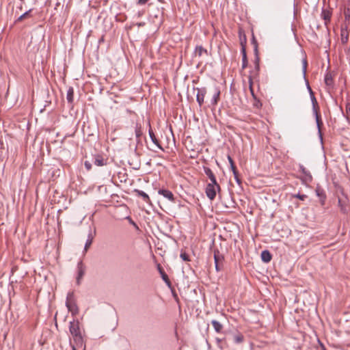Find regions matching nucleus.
<instances>
[{
    "mask_svg": "<svg viewBox=\"0 0 350 350\" xmlns=\"http://www.w3.org/2000/svg\"><path fill=\"white\" fill-rule=\"evenodd\" d=\"M127 218L129 219L130 223L133 226H134L136 228H138V226H137V224L129 217H128Z\"/></svg>",
    "mask_w": 350,
    "mask_h": 350,
    "instance_id": "obj_41",
    "label": "nucleus"
},
{
    "mask_svg": "<svg viewBox=\"0 0 350 350\" xmlns=\"http://www.w3.org/2000/svg\"><path fill=\"white\" fill-rule=\"evenodd\" d=\"M340 192L342 196V198L338 197V204L340 207V211L346 214L347 213V204L349 202V198L347 195L345 193L344 189L342 188L340 189Z\"/></svg>",
    "mask_w": 350,
    "mask_h": 350,
    "instance_id": "obj_3",
    "label": "nucleus"
},
{
    "mask_svg": "<svg viewBox=\"0 0 350 350\" xmlns=\"http://www.w3.org/2000/svg\"><path fill=\"white\" fill-rule=\"evenodd\" d=\"M317 196L319 198L321 206H324L327 198L325 190L320 186L317 185L315 189Z\"/></svg>",
    "mask_w": 350,
    "mask_h": 350,
    "instance_id": "obj_9",
    "label": "nucleus"
},
{
    "mask_svg": "<svg viewBox=\"0 0 350 350\" xmlns=\"http://www.w3.org/2000/svg\"><path fill=\"white\" fill-rule=\"evenodd\" d=\"M216 340H217V342H221V340L219 339V338H217Z\"/></svg>",
    "mask_w": 350,
    "mask_h": 350,
    "instance_id": "obj_45",
    "label": "nucleus"
},
{
    "mask_svg": "<svg viewBox=\"0 0 350 350\" xmlns=\"http://www.w3.org/2000/svg\"><path fill=\"white\" fill-rule=\"evenodd\" d=\"M158 193L159 195L163 196L164 198H165L166 199H167L169 201H170L172 202H174V201H175L174 194L172 193V191H170L168 189H161L158 191Z\"/></svg>",
    "mask_w": 350,
    "mask_h": 350,
    "instance_id": "obj_13",
    "label": "nucleus"
},
{
    "mask_svg": "<svg viewBox=\"0 0 350 350\" xmlns=\"http://www.w3.org/2000/svg\"><path fill=\"white\" fill-rule=\"evenodd\" d=\"M93 241V234L92 229L90 228L89 233L88 234V238L84 246V251L85 252L88 250V249L90 247V246L92 245Z\"/></svg>",
    "mask_w": 350,
    "mask_h": 350,
    "instance_id": "obj_20",
    "label": "nucleus"
},
{
    "mask_svg": "<svg viewBox=\"0 0 350 350\" xmlns=\"http://www.w3.org/2000/svg\"><path fill=\"white\" fill-rule=\"evenodd\" d=\"M214 260L216 271H221L223 267L224 257L219 251H214Z\"/></svg>",
    "mask_w": 350,
    "mask_h": 350,
    "instance_id": "obj_5",
    "label": "nucleus"
},
{
    "mask_svg": "<svg viewBox=\"0 0 350 350\" xmlns=\"http://www.w3.org/2000/svg\"><path fill=\"white\" fill-rule=\"evenodd\" d=\"M293 197L298 198L300 200H304L307 198V196L304 195V194L297 193V194L293 195Z\"/></svg>",
    "mask_w": 350,
    "mask_h": 350,
    "instance_id": "obj_37",
    "label": "nucleus"
},
{
    "mask_svg": "<svg viewBox=\"0 0 350 350\" xmlns=\"http://www.w3.org/2000/svg\"><path fill=\"white\" fill-rule=\"evenodd\" d=\"M254 54H255V63L256 64V66L258 67V62H259V57H258V44L256 41L254 40Z\"/></svg>",
    "mask_w": 350,
    "mask_h": 350,
    "instance_id": "obj_28",
    "label": "nucleus"
},
{
    "mask_svg": "<svg viewBox=\"0 0 350 350\" xmlns=\"http://www.w3.org/2000/svg\"><path fill=\"white\" fill-rule=\"evenodd\" d=\"M232 340L234 343L239 344L241 342V336L240 335L233 336Z\"/></svg>",
    "mask_w": 350,
    "mask_h": 350,
    "instance_id": "obj_36",
    "label": "nucleus"
},
{
    "mask_svg": "<svg viewBox=\"0 0 350 350\" xmlns=\"http://www.w3.org/2000/svg\"><path fill=\"white\" fill-rule=\"evenodd\" d=\"M86 267L83 264L82 260H79L77 265V276L76 283L77 285H80L83 278L85 273Z\"/></svg>",
    "mask_w": 350,
    "mask_h": 350,
    "instance_id": "obj_4",
    "label": "nucleus"
},
{
    "mask_svg": "<svg viewBox=\"0 0 350 350\" xmlns=\"http://www.w3.org/2000/svg\"><path fill=\"white\" fill-rule=\"evenodd\" d=\"M261 259L264 262H269L272 259V255L269 250H263L261 252Z\"/></svg>",
    "mask_w": 350,
    "mask_h": 350,
    "instance_id": "obj_19",
    "label": "nucleus"
},
{
    "mask_svg": "<svg viewBox=\"0 0 350 350\" xmlns=\"http://www.w3.org/2000/svg\"><path fill=\"white\" fill-rule=\"evenodd\" d=\"M101 41H103V38H101L99 41V42H100Z\"/></svg>",
    "mask_w": 350,
    "mask_h": 350,
    "instance_id": "obj_47",
    "label": "nucleus"
},
{
    "mask_svg": "<svg viewBox=\"0 0 350 350\" xmlns=\"http://www.w3.org/2000/svg\"><path fill=\"white\" fill-rule=\"evenodd\" d=\"M158 269L161 274L162 280L165 282V283L167 284L168 287H171V282L167 275L165 273V271L163 270V269L160 267L159 265H158Z\"/></svg>",
    "mask_w": 350,
    "mask_h": 350,
    "instance_id": "obj_18",
    "label": "nucleus"
},
{
    "mask_svg": "<svg viewBox=\"0 0 350 350\" xmlns=\"http://www.w3.org/2000/svg\"><path fill=\"white\" fill-rule=\"evenodd\" d=\"M220 187H215L213 185H206L205 193L206 196L211 200H213L216 196L217 191H219Z\"/></svg>",
    "mask_w": 350,
    "mask_h": 350,
    "instance_id": "obj_10",
    "label": "nucleus"
},
{
    "mask_svg": "<svg viewBox=\"0 0 350 350\" xmlns=\"http://www.w3.org/2000/svg\"><path fill=\"white\" fill-rule=\"evenodd\" d=\"M237 34L239 38L241 39V27H238Z\"/></svg>",
    "mask_w": 350,
    "mask_h": 350,
    "instance_id": "obj_43",
    "label": "nucleus"
},
{
    "mask_svg": "<svg viewBox=\"0 0 350 350\" xmlns=\"http://www.w3.org/2000/svg\"><path fill=\"white\" fill-rule=\"evenodd\" d=\"M307 66H308V62H307L306 57H305L302 60V70H303V75H304V79H306Z\"/></svg>",
    "mask_w": 350,
    "mask_h": 350,
    "instance_id": "obj_30",
    "label": "nucleus"
},
{
    "mask_svg": "<svg viewBox=\"0 0 350 350\" xmlns=\"http://www.w3.org/2000/svg\"><path fill=\"white\" fill-rule=\"evenodd\" d=\"M323 350H325V349L324 347H323Z\"/></svg>",
    "mask_w": 350,
    "mask_h": 350,
    "instance_id": "obj_49",
    "label": "nucleus"
},
{
    "mask_svg": "<svg viewBox=\"0 0 350 350\" xmlns=\"http://www.w3.org/2000/svg\"><path fill=\"white\" fill-rule=\"evenodd\" d=\"M31 12V9H29L27 11H25L23 14H21L16 20V21H21L25 18L29 16V13Z\"/></svg>",
    "mask_w": 350,
    "mask_h": 350,
    "instance_id": "obj_32",
    "label": "nucleus"
},
{
    "mask_svg": "<svg viewBox=\"0 0 350 350\" xmlns=\"http://www.w3.org/2000/svg\"><path fill=\"white\" fill-rule=\"evenodd\" d=\"M93 163L96 166H104L107 163V159H105L100 154H96L94 157Z\"/></svg>",
    "mask_w": 350,
    "mask_h": 350,
    "instance_id": "obj_14",
    "label": "nucleus"
},
{
    "mask_svg": "<svg viewBox=\"0 0 350 350\" xmlns=\"http://www.w3.org/2000/svg\"><path fill=\"white\" fill-rule=\"evenodd\" d=\"M196 90L197 91L196 100H197L198 105L201 107L204 102V97L207 93V91L205 88H197Z\"/></svg>",
    "mask_w": 350,
    "mask_h": 350,
    "instance_id": "obj_7",
    "label": "nucleus"
},
{
    "mask_svg": "<svg viewBox=\"0 0 350 350\" xmlns=\"http://www.w3.org/2000/svg\"><path fill=\"white\" fill-rule=\"evenodd\" d=\"M228 159L230 163V169L233 173L234 178L239 185H241V178L239 177V171L233 161V159L228 156Z\"/></svg>",
    "mask_w": 350,
    "mask_h": 350,
    "instance_id": "obj_8",
    "label": "nucleus"
},
{
    "mask_svg": "<svg viewBox=\"0 0 350 350\" xmlns=\"http://www.w3.org/2000/svg\"><path fill=\"white\" fill-rule=\"evenodd\" d=\"M332 15V12L331 10L324 8L322 9L321 16L324 20L325 26H327V25L330 23Z\"/></svg>",
    "mask_w": 350,
    "mask_h": 350,
    "instance_id": "obj_12",
    "label": "nucleus"
},
{
    "mask_svg": "<svg viewBox=\"0 0 350 350\" xmlns=\"http://www.w3.org/2000/svg\"><path fill=\"white\" fill-rule=\"evenodd\" d=\"M347 118L348 120L350 119V103H348L346 107Z\"/></svg>",
    "mask_w": 350,
    "mask_h": 350,
    "instance_id": "obj_38",
    "label": "nucleus"
},
{
    "mask_svg": "<svg viewBox=\"0 0 350 350\" xmlns=\"http://www.w3.org/2000/svg\"><path fill=\"white\" fill-rule=\"evenodd\" d=\"M310 99L312 103V110L313 112H316V111H319V107L317 103V100L315 98L314 93L311 92L310 94Z\"/></svg>",
    "mask_w": 350,
    "mask_h": 350,
    "instance_id": "obj_21",
    "label": "nucleus"
},
{
    "mask_svg": "<svg viewBox=\"0 0 350 350\" xmlns=\"http://www.w3.org/2000/svg\"><path fill=\"white\" fill-rule=\"evenodd\" d=\"M194 53L196 55L200 57L204 53L207 54V50L204 49L202 46H197L195 49Z\"/></svg>",
    "mask_w": 350,
    "mask_h": 350,
    "instance_id": "obj_24",
    "label": "nucleus"
},
{
    "mask_svg": "<svg viewBox=\"0 0 350 350\" xmlns=\"http://www.w3.org/2000/svg\"><path fill=\"white\" fill-rule=\"evenodd\" d=\"M247 56L245 51V48L242 45V69H244L247 66Z\"/></svg>",
    "mask_w": 350,
    "mask_h": 350,
    "instance_id": "obj_27",
    "label": "nucleus"
},
{
    "mask_svg": "<svg viewBox=\"0 0 350 350\" xmlns=\"http://www.w3.org/2000/svg\"><path fill=\"white\" fill-rule=\"evenodd\" d=\"M69 331L77 344L82 343L83 338L80 331L79 321L78 319L73 320L70 322Z\"/></svg>",
    "mask_w": 350,
    "mask_h": 350,
    "instance_id": "obj_1",
    "label": "nucleus"
},
{
    "mask_svg": "<svg viewBox=\"0 0 350 350\" xmlns=\"http://www.w3.org/2000/svg\"><path fill=\"white\" fill-rule=\"evenodd\" d=\"M137 25L138 27H142L145 25V23H138Z\"/></svg>",
    "mask_w": 350,
    "mask_h": 350,
    "instance_id": "obj_44",
    "label": "nucleus"
},
{
    "mask_svg": "<svg viewBox=\"0 0 350 350\" xmlns=\"http://www.w3.org/2000/svg\"><path fill=\"white\" fill-rule=\"evenodd\" d=\"M18 8L20 9V10H22V9H23L22 5L20 7H18Z\"/></svg>",
    "mask_w": 350,
    "mask_h": 350,
    "instance_id": "obj_46",
    "label": "nucleus"
},
{
    "mask_svg": "<svg viewBox=\"0 0 350 350\" xmlns=\"http://www.w3.org/2000/svg\"><path fill=\"white\" fill-rule=\"evenodd\" d=\"M84 165L88 170H90L92 168V164L88 161H85Z\"/></svg>",
    "mask_w": 350,
    "mask_h": 350,
    "instance_id": "obj_39",
    "label": "nucleus"
},
{
    "mask_svg": "<svg viewBox=\"0 0 350 350\" xmlns=\"http://www.w3.org/2000/svg\"><path fill=\"white\" fill-rule=\"evenodd\" d=\"M250 90H251L252 93L253 94V90L252 89L251 87H250Z\"/></svg>",
    "mask_w": 350,
    "mask_h": 350,
    "instance_id": "obj_48",
    "label": "nucleus"
},
{
    "mask_svg": "<svg viewBox=\"0 0 350 350\" xmlns=\"http://www.w3.org/2000/svg\"><path fill=\"white\" fill-rule=\"evenodd\" d=\"M204 172L205 174L208 177L209 179L213 178L214 177H215L213 172L209 167H204Z\"/></svg>",
    "mask_w": 350,
    "mask_h": 350,
    "instance_id": "obj_29",
    "label": "nucleus"
},
{
    "mask_svg": "<svg viewBox=\"0 0 350 350\" xmlns=\"http://www.w3.org/2000/svg\"><path fill=\"white\" fill-rule=\"evenodd\" d=\"M325 83L327 86L332 87L334 84L332 76L330 73H327L325 76Z\"/></svg>",
    "mask_w": 350,
    "mask_h": 350,
    "instance_id": "obj_25",
    "label": "nucleus"
},
{
    "mask_svg": "<svg viewBox=\"0 0 350 350\" xmlns=\"http://www.w3.org/2000/svg\"><path fill=\"white\" fill-rule=\"evenodd\" d=\"M314 113L315 115V119H316V122H317V128H318L319 134L321 139H322L321 126H323V122L321 120V114L319 113V111H316V112H314Z\"/></svg>",
    "mask_w": 350,
    "mask_h": 350,
    "instance_id": "obj_16",
    "label": "nucleus"
},
{
    "mask_svg": "<svg viewBox=\"0 0 350 350\" xmlns=\"http://www.w3.org/2000/svg\"><path fill=\"white\" fill-rule=\"evenodd\" d=\"M180 257L183 261H186V262L190 261L189 255L185 252H183V250L180 252Z\"/></svg>",
    "mask_w": 350,
    "mask_h": 350,
    "instance_id": "obj_33",
    "label": "nucleus"
},
{
    "mask_svg": "<svg viewBox=\"0 0 350 350\" xmlns=\"http://www.w3.org/2000/svg\"><path fill=\"white\" fill-rule=\"evenodd\" d=\"M299 170L304 175V176L301 178L302 181L305 183H311L312 180V176L310 172L307 170L306 167L302 165H299Z\"/></svg>",
    "mask_w": 350,
    "mask_h": 350,
    "instance_id": "obj_11",
    "label": "nucleus"
},
{
    "mask_svg": "<svg viewBox=\"0 0 350 350\" xmlns=\"http://www.w3.org/2000/svg\"><path fill=\"white\" fill-rule=\"evenodd\" d=\"M344 15L346 21L350 20V5L345 8Z\"/></svg>",
    "mask_w": 350,
    "mask_h": 350,
    "instance_id": "obj_34",
    "label": "nucleus"
},
{
    "mask_svg": "<svg viewBox=\"0 0 350 350\" xmlns=\"http://www.w3.org/2000/svg\"><path fill=\"white\" fill-rule=\"evenodd\" d=\"M66 306L72 316L79 312V308L77 305L75 294L73 292H68L66 296Z\"/></svg>",
    "mask_w": 350,
    "mask_h": 350,
    "instance_id": "obj_2",
    "label": "nucleus"
},
{
    "mask_svg": "<svg viewBox=\"0 0 350 350\" xmlns=\"http://www.w3.org/2000/svg\"><path fill=\"white\" fill-rule=\"evenodd\" d=\"M306 85H307L308 90L309 93L310 94V92H313V91H312V88H310L308 81H306Z\"/></svg>",
    "mask_w": 350,
    "mask_h": 350,
    "instance_id": "obj_42",
    "label": "nucleus"
},
{
    "mask_svg": "<svg viewBox=\"0 0 350 350\" xmlns=\"http://www.w3.org/2000/svg\"><path fill=\"white\" fill-rule=\"evenodd\" d=\"M340 36H341V42L343 44H345L348 42L349 40V32L347 31V27H342L340 30Z\"/></svg>",
    "mask_w": 350,
    "mask_h": 350,
    "instance_id": "obj_17",
    "label": "nucleus"
},
{
    "mask_svg": "<svg viewBox=\"0 0 350 350\" xmlns=\"http://www.w3.org/2000/svg\"><path fill=\"white\" fill-rule=\"evenodd\" d=\"M210 180H211V183H209L207 185H213L215 187H220L217 182L215 177H214L213 178H211Z\"/></svg>",
    "mask_w": 350,
    "mask_h": 350,
    "instance_id": "obj_35",
    "label": "nucleus"
},
{
    "mask_svg": "<svg viewBox=\"0 0 350 350\" xmlns=\"http://www.w3.org/2000/svg\"><path fill=\"white\" fill-rule=\"evenodd\" d=\"M148 0H137V3L139 5H144L147 3Z\"/></svg>",
    "mask_w": 350,
    "mask_h": 350,
    "instance_id": "obj_40",
    "label": "nucleus"
},
{
    "mask_svg": "<svg viewBox=\"0 0 350 350\" xmlns=\"http://www.w3.org/2000/svg\"><path fill=\"white\" fill-rule=\"evenodd\" d=\"M209 94L211 95L210 103L211 105H216L220 96V90L217 87H214L210 90Z\"/></svg>",
    "mask_w": 350,
    "mask_h": 350,
    "instance_id": "obj_6",
    "label": "nucleus"
},
{
    "mask_svg": "<svg viewBox=\"0 0 350 350\" xmlns=\"http://www.w3.org/2000/svg\"><path fill=\"white\" fill-rule=\"evenodd\" d=\"M135 191L138 196H140L143 198L144 202H148L150 201V198L146 192L142 190H135Z\"/></svg>",
    "mask_w": 350,
    "mask_h": 350,
    "instance_id": "obj_26",
    "label": "nucleus"
},
{
    "mask_svg": "<svg viewBox=\"0 0 350 350\" xmlns=\"http://www.w3.org/2000/svg\"><path fill=\"white\" fill-rule=\"evenodd\" d=\"M135 133L137 138H139L142 135L141 126L139 125L138 124H136Z\"/></svg>",
    "mask_w": 350,
    "mask_h": 350,
    "instance_id": "obj_31",
    "label": "nucleus"
},
{
    "mask_svg": "<svg viewBox=\"0 0 350 350\" xmlns=\"http://www.w3.org/2000/svg\"><path fill=\"white\" fill-rule=\"evenodd\" d=\"M211 324L217 333H221L223 330V325L217 320H212Z\"/></svg>",
    "mask_w": 350,
    "mask_h": 350,
    "instance_id": "obj_22",
    "label": "nucleus"
},
{
    "mask_svg": "<svg viewBox=\"0 0 350 350\" xmlns=\"http://www.w3.org/2000/svg\"><path fill=\"white\" fill-rule=\"evenodd\" d=\"M148 126L150 127V129L148 130V134H149V136H150V138L151 141L157 146V147L158 148H159L160 150L163 151L164 150H163V147L160 144L159 142L158 141V139L155 137L154 133H153L152 130L151 129V126H150V122H148Z\"/></svg>",
    "mask_w": 350,
    "mask_h": 350,
    "instance_id": "obj_15",
    "label": "nucleus"
},
{
    "mask_svg": "<svg viewBox=\"0 0 350 350\" xmlns=\"http://www.w3.org/2000/svg\"><path fill=\"white\" fill-rule=\"evenodd\" d=\"M66 99H67V101L69 103H72L73 102V99H74V90L71 87L69 88L68 91H67Z\"/></svg>",
    "mask_w": 350,
    "mask_h": 350,
    "instance_id": "obj_23",
    "label": "nucleus"
}]
</instances>
